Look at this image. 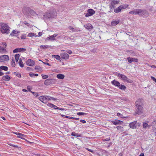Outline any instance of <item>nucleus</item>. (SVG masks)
I'll use <instances>...</instances> for the list:
<instances>
[{"mask_svg":"<svg viewBox=\"0 0 156 156\" xmlns=\"http://www.w3.org/2000/svg\"><path fill=\"white\" fill-rule=\"evenodd\" d=\"M56 16V13L55 12L48 11L44 14L42 19L44 20L50 18H53Z\"/></svg>","mask_w":156,"mask_h":156,"instance_id":"1","label":"nucleus"},{"mask_svg":"<svg viewBox=\"0 0 156 156\" xmlns=\"http://www.w3.org/2000/svg\"><path fill=\"white\" fill-rule=\"evenodd\" d=\"M0 26L1 27L0 31L2 34H8L9 33L10 28L7 24L0 23Z\"/></svg>","mask_w":156,"mask_h":156,"instance_id":"2","label":"nucleus"},{"mask_svg":"<svg viewBox=\"0 0 156 156\" xmlns=\"http://www.w3.org/2000/svg\"><path fill=\"white\" fill-rule=\"evenodd\" d=\"M119 2V1L111 0V2L109 5L110 10L108 11V12H112L113 9H114L116 7L115 5L118 4Z\"/></svg>","mask_w":156,"mask_h":156,"instance_id":"3","label":"nucleus"},{"mask_svg":"<svg viewBox=\"0 0 156 156\" xmlns=\"http://www.w3.org/2000/svg\"><path fill=\"white\" fill-rule=\"evenodd\" d=\"M129 5L127 4L122 5H120L117 8L114 9V11L115 13H118L120 12L122 10L126 8Z\"/></svg>","mask_w":156,"mask_h":156,"instance_id":"4","label":"nucleus"},{"mask_svg":"<svg viewBox=\"0 0 156 156\" xmlns=\"http://www.w3.org/2000/svg\"><path fill=\"white\" fill-rule=\"evenodd\" d=\"M116 75L119 78H120L121 80L124 81H126L128 83L130 82L129 79L125 75L118 73H116Z\"/></svg>","mask_w":156,"mask_h":156,"instance_id":"5","label":"nucleus"},{"mask_svg":"<svg viewBox=\"0 0 156 156\" xmlns=\"http://www.w3.org/2000/svg\"><path fill=\"white\" fill-rule=\"evenodd\" d=\"M140 124L138 123L136 121H135L132 122H130L129 124V126L132 129H135L136 128L137 126L138 125L139 126H140Z\"/></svg>","mask_w":156,"mask_h":156,"instance_id":"6","label":"nucleus"},{"mask_svg":"<svg viewBox=\"0 0 156 156\" xmlns=\"http://www.w3.org/2000/svg\"><path fill=\"white\" fill-rule=\"evenodd\" d=\"M136 110L135 113L136 114H141L143 112V108L142 106L136 105Z\"/></svg>","mask_w":156,"mask_h":156,"instance_id":"7","label":"nucleus"},{"mask_svg":"<svg viewBox=\"0 0 156 156\" xmlns=\"http://www.w3.org/2000/svg\"><path fill=\"white\" fill-rule=\"evenodd\" d=\"M137 13V14L141 16L148 14L147 11L146 10L139 9H138Z\"/></svg>","mask_w":156,"mask_h":156,"instance_id":"8","label":"nucleus"},{"mask_svg":"<svg viewBox=\"0 0 156 156\" xmlns=\"http://www.w3.org/2000/svg\"><path fill=\"white\" fill-rule=\"evenodd\" d=\"M55 80L52 79H49L45 80L44 82V84L45 85H48L51 84L55 83Z\"/></svg>","mask_w":156,"mask_h":156,"instance_id":"9","label":"nucleus"},{"mask_svg":"<svg viewBox=\"0 0 156 156\" xmlns=\"http://www.w3.org/2000/svg\"><path fill=\"white\" fill-rule=\"evenodd\" d=\"M9 59V57L7 55H4L0 56V62H5L8 61Z\"/></svg>","mask_w":156,"mask_h":156,"instance_id":"10","label":"nucleus"},{"mask_svg":"<svg viewBox=\"0 0 156 156\" xmlns=\"http://www.w3.org/2000/svg\"><path fill=\"white\" fill-rule=\"evenodd\" d=\"M95 11L92 9H89L87 10V12L86 13L85 16L88 17L91 16L95 13Z\"/></svg>","mask_w":156,"mask_h":156,"instance_id":"11","label":"nucleus"},{"mask_svg":"<svg viewBox=\"0 0 156 156\" xmlns=\"http://www.w3.org/2000/svg\"><path fill=\"white\" fill-rule=\"evenodd\" d=\"M26 64L27 66H32L34 65L35 62L34 60L30 59H29L26 61Z\"/></svg>","mask_w":156,"mask_h":156,"instance_id":"12","label":"nucleus"},{"mask_svg":"<svg viewBox=\"0 0 156 156\" xmlns=\"http://www.w3.org/2000/svg\"><path fill=\"white\" fill-rule=\"evenodd\" d=\"M61 57L64 59H68L69 58V55L66 53H62L60 54Z\"/></svg>","mask_w":156,"mask_h":156,"instance_id":"13","label":"nucleus"},{"mask_svg":"<svg viewBox=\"0 0 156 156\" xmlns=\"http://www.w3.org/2000/svg\"><path fill=\"white\" fill-rule=\"evenodd\" d=\"M24 10H29V13L32 16H35V15H37V14L36 13V12H34V10L31 9H30V8H25L24 9Z\"/></svg>","mask_w":156,"mask_h":156,"instance_id":"14","label":"nucleus"},{"mask_svg":"<svg viewBox=\"0 0 156 156\" xmlns=\"http://www.w3.org/2000/svg\"><path fill=\"white\" fill-rule=\"evenodd\" d=\"M128 62L129 63H131L133 62H137L138 59L135 58H132L130 57H128L127 58Z\"/></svg>","mask_w":156,"mask_h":156,"instance_id":"15","label":"nucleus"},{"mask_svg":"<svg viewBox=\"0 0 156 156\" xmlns=\"http://www.w3.org/2000/svg\"><path fill=\"white\" fill-rule=\"evenodd\" d=\"M58 34H55L52 36H50L48 37L46 39L48 41H54L55 40V37L57 36Z\"/></svg>","mask_w":156,"mask_h":156,"instance_id":"16","label":"nucleus"},{"mask_svg":"<svg viewBox=\"0 0 156 156\" xmlns=\"http://www.w3.org/2000/svg\"><path fill=\"white\" fill-rule=\"evenodd\" d=\"M26 49L24 48H17L15 49L13 51V52L14 53H16L17 52H20L23 51H25Z\"/></svg>","mask_w":156,"mask_h":156,"instance_id":"17","label":"nucleus"},{"mask_svg":"<svg viewBox=\"0 0 156 156\" xmlns=\"http://www.w3.org/2000/svg\"><path fill=\"white\" fill-rule=\"evenodd\" d=\"M13 133L18 135L17 137H18L22 139H24V138L25 137V136L24 135L20 133L14 132H13Z\"/></svg>","mask_w":156,"mask_h":156,"instance_id":"18","label":"nucleus"},{"mask_svg":"<svg viewBox=\"0 0 156 156\" xmlns=\"http://www.w3.org/2000/svg\"><path fill=\"white\" fill-rule=\"evenodd\" d=\"M46 96H40L39 97V100L43 103H45L47 102Z\"/></svg>","mask_w":156,"mask_h":156,"instance_id":"19","label":"nucleus"},{"mask_svg":"<svg viewBox=\"0 0 156 156\" xmlns=\"http://www.w3.org/2000/svg\"><path fill=\"white\" fill-rule=\"evenodd\" d=\"M114 125L121 124L123 123V122L118 120L115 119V120L112 121H111Z\"/></svg>","mask_w":156,"mask_h":156,"instance_id":"20","label":"nucleus"},{"mask_svg":"<svg viewBox=\"0 0 156 156\" xmlns=\"http://www.w3.org/2000/svg\"><path fill=\"white\" fill-rule=\"evenodd\" d=\"M85 27L87 30H91L93 28L92 25L90 23H88L84 25Z\"/></svg>","mask_w":156,"mask_h":156,"instance_id":"21","label":"nucleus"},{"mask_svg":"<svg viewBox=\"0 0 156 156\" xmlns=\"http://www.w3.org/2000/svg\"><path fill=\"white\" fill-rule=\"evenodd\" d=\"M120 21L119 19H117L113 21L111 23V25L112 26H115L119 24Z\"/></svg>","mask_w":156,"mask_h":156,"instance_id":"22","label":"nucleus"},{"mask_svg":"<svg viewBox=\"0 0 156 156\" xmlns=\"http://www.w3.org/2000/svg\"><path fill=\"white\" fill-rule=\"evenodd\" d=\"M111 83L113 85L118 87L119 86L120 84V83L119 82L115 80H114L112 81Z\"/></svg>","mask_w":156,"mask_h":156,"instance_id":"23","label":"nucleus"},{"mask_svg":"<svg viewBox=\"0 0 156 156\" xmlns=\"http://www.w3.org/2000/svg\"><path fill=\"white\" fill-rule=\"evenodd\" d=\"M6 52V51L4 48L0 46V53L2 54H5Z\"/></svg>","mask_w":156,"mask_h":156,"instance_id":"24","label":"nucleus"},{"mask_svg":"<svg viewBox=\"0 0 156 156\" xmlns=\"http://www.w3.org/2000/svg\"><path fill=\"white\" fill-rule=\"evenodd\" d=\"M136 105L142 106V100L140 99H138L136 102Z\"/></svg>","mask_w":156,"mask_h":156,"instance_id":"25","label":"nucleus"},{"mask_svg":"<svg viewBox=\"0 0 156 156\" xmlns=\"http://www.w3.org/2000/svg\"><path fill=\"white\" fill-rule=\"evenodd\" d=\"M138 9H134L133 10L129 12L130 14H133L134 15H137L138 14Z\"/></svg>","mask_w":156,"mask_h":156,"instance_id":"26","label":"nucleus"},{"mask_svg":"<svg viewBox=\"0 0 156 156\" xmlns=\"http://www.w3.org/2000/svg\"><path fill=\"white\" fill-rule=\"evenodd\" d=\"M56 77L59 79H63L65 77V76L62 74H58Z\"/></svg>","mask_w":156,"mask_h":156,"instance_id":"27","label":"nucleus"},{"mask_svg":"<svg viewBox=\"0 0 156 156\" xmlns=\"http://www.w3.org/2000/svg\"><path fill=\"white\" fill-rule=\"evenodd\" d=\"M2 79L5 81H9L10 79V77L8 75L4 76H3Z\"/></svg>","mask_w":156,"mask_h":156,"instance_id":"28","label":"nucleus"},{"mask_svg":"<svg viewBox=\"0 0 156 156\" xmlns=\"http://www.w3.org/2000/svg\"><path fill=\"white\" fill-rule=\"evenodd\" d=\"M35 69L39 72H41L43 71L42 68L38 66H35Z\"/></svg>","mask_w":156,"mask_h":156,"instance_id":"29","label":"nucleus"},{"mask_svg":"<svg viewBox=\"0 0 156 156\" xmlns=\"http://www.w3.org/2000/svg\"><path fill=\"white\" fill-rule=\"evenodd\" d=\"M28 8V7H23V13L25 15H27L29 13V10H24V9L25 8Z\"/></svg>","mask_w":156,"mask_h":156,"instance_id":"30","label":"nucleus"},{"mask_svg":"<svg viewBox=\"0 0 156 156\" xmlns=\"http://www.w3.org/2000/svg\"><path fill=\"white\" fill-rule=\"evenodd\" d=\"M71 135L76 137H81V135L80 134L78 133H76L74 132H72L71 133Z\"/></svg>","mask_w":156,"mask_h":156,"instance_id":"31","label":"nucleus"},{"mask_svg":"<svg viewBox=\"0 0 156 156\" xmlns=\"http://www.w3.org/2000/svg\"><path fill=\"white\" fill-rule=\"evenodd\" d=\"M151 125H148L147 122H144L143 124V127L144 128H146L147 127H150Z\"/></svg>","mask_w":156,"mask_h":156,"instance_id":"32","label":"nucleus"},{"mask_svg":"<svg viewBox=\"0 0 156 156\" xmlns=\"http://www.w3.org/2000/svg\"><path fill=\"white\" fill-rule=\"evenodd\" d=\"M52 58H55L56 59L58 60H60L61 59L60 57L58 55H52Z\"/></svg>","mask_w":156,"mask_h":156,"instance_id":"33","label":"nucleus"},{"mask_svg":"<svg viewBox=\"0 0 156 156\" xmlns=\"http://www.w3.org/2000/svg\"><path fill=\"white\" fill-rule=\"evenodd\" d=\"M0 69L1 70H3L5 71H7L8 70V67L7 66H1L0 67Z\"/></svg>","mask_w":156,"mask_h":156,"instance_id":"34","label":"nucleus"},{"mask_svg":"<svg viewBox=\"0 0 156 156\" xmlns=\"http://www.w3.org/2000/svg\"><path fill=\"white\" fill-rule=\"evenodd\" d=\"M118 88L121 90H124L126 89V87L120 84L119 86L118 87Z\"/></svg>","mask_w":156,"mask_h":156,"instance_id":"35","label":"nucleus"},{"mask_svg":"<svg viewBox=\"0 0 156 156\" xmlns=\"http://www.w3.org/2000/svg\"><path fill=\"white\" fill-rule=\"evenodd\" d=\"M11 64L12 66L13 67H14L15 66V60L13 58H12V60L11 62Z\"/></svg>","mask_w":156,"mask_h":156,"instance_id":"36","label":"nucleus"},{"mask_svg":"<svg viewBox=\"0 0 156 156\" xmlns=\"http://www.w3.org/2000/svg\"><path fill=\"white\" fill-rule=\"evenodd\" d=\"M19 64L21 67H23L24 66L23 62L20 59L19 62Z\"/></svg>","mask_w":156,"mask_h":156,"instance_id":"37","label":"nucleus"},{"mask_svg":"<svg viewBox=\"0 0 156 156\" xmlns=\"http://www.w3.org/2000/svg\"><path fill=\"white\" fill-rule=\"evenodd\" d=\"M48 45H41L40 46V48L41 49H45V48H48Z\"/></svg>","mask_w":156,"mask_h":156,"instance_id":"38","label":"nucleus"},{"mask_svg":"<svg viewBox=\"0 0 156 156\" xmlns=\"http://www.w3.org/2000/svg\"><path fill=\"white\" fill-rule=\"evenodd\" d=\"M20 56V55L18 54H16L15 55V59L16 61L17 62L18 61L19 58Z\"/></svg>","mask_w":156,"mask_h":156,"instance_id":"39","label":"nucleus"},{"mask_svg":"<svg viewBox=\"0 0 156 156\" xmlns=\"http://www.w3.org/2000/svg\"><path fill=\"white\" fill-rule=\"evenodd\" d=\"M17 34V32L16 31L14 30H13L12 33L10 34V35L12 36H15V34Z\"/></svg>","mask_w":156,"mask_h":156,"instance_id":"40","label":"nucleus"},{"mask_svg":"<svg viewBox=\"0 0 156 156\" xmlns=\"http://www.w3.org/2000/svg\"><path fill=\"white\" fill-rule=\"evenodd\" d=\"M42 78L43 79H46L48 78V76L47 75H44L42 74L41 75Z\"/></svg>","mask_w":156,"mask_h":156,"instance_id":"41","label":"nucleus"},{"mask_svg":"<svg viewBox=\"0 0 156 156\" xmlns=\"http://www.w3.org/2000/svg\"><path fill=\"white\" fill-rule=\"evenodd\" d=\"M87 113H83L82 112H79L77 113V114L78 115H83L87 114Z\"/></svg>","mask_w":156,"mask_h":156,"instance_id":"42","label":"nucleus"},{"mask_svg":"<svg viewBox=\"0 0 156 156\" xmlns=\"http://www.w3.org/2000/svg\"><path fill=\"white\" fill-rule=\"evenodd\" d=\"M120 99L121 100L123 101H127L128 99L126 97H120Z\"/></svg>","mask_w":156,"mask_h":156,"instance_id":"43","label":"nucleus"},{"mask_svg":"<svg viewBox=\"0 0 156 156\" xmlns=\"http://www.w3.org/2000/svg\"><path fill=\"white\" fill-rule=\"evenodd\" d=\"M69 29L70 30H72L73 32L77 31V30H76V29L73 28L71 26H70L69 27Z\"/></svg>","mask_w":156,"mask_h":156,"instance_id":"44","label":"nucleus"},{"mask_svg":"<svg viewBox=\"0 0 156 156\" xmlns=\"http://www.w3.org/2000/svg\"><path fill=\"white\" fill-rule=\"evenodd\" d=\"M116 128L118 130H123V128L121 126H117L116 127Z\"/></svg>","mask_w":156,"mask_h":156,"instance_id":"45","label":"nucleus"},{"mask_svg":"<svg viewBox=\"0 0 156 156\" xmlns=\"http://www.w3.org/2000/svg\"><path fill=\"white\" fill-rule=\"evenodd\" d=\"M0 44L1 45H3V47L5 48L7 46V44L5 42H2Z\"/></svg>","mask_w":156,"mask_h":156,"instance_id":"46","label":"nucleus"},{"mask_svg":"<svg viewBox=\"0 0 156 156\" xmlns=\"http://www.w3.org/2000/svg\"><path fill=\"white\" fill-rule=\"evenodd\" d=\"M34 36V33H30L28 34V36L30 37H33Z\"/></svg>","mask_w":156,"mask_h":156,"instance_id":"47","label":"nucleus"},{"mask_svg":"<svg viewBox=\"0 0 156 156\" xmlns=\"http://www.w3.org/2000/svg\"><path fill=\"white\" fill-rule=\"evenodd\" d=\"M26 36L25 34H23L21 36V38L22 39H25L26 38Z\"/></svg>","mask_w":156,"mask_h":156,"instance_id":"48","label":"nucleus"},{"mask_svg":"<svg viewBox=\"0 0 156 156\" xmlns=\"http://www.w3.org/2000/svg\"><path fill=\"white\" fill-rule=\"evenodd\" d=\"M156 124V120H154L151 123V126H154Z\"/></svg>","mask_w":156,"mask_h":156,"instance_id":"49","label":"nucleus"},{"mask_svg":"<svg viewBox=\"0 0 156 156\" xmlns=\"http://www.w3.org/2000/svg\"><path fill=\"white\" fill-rule=\"evenodd\" d=\"M52 108H54L55 109H57V108H58V107L57 106L53 104Z\"/></svg>","mask_w":156,"mask_h":156,"instance_id":"50","label":"nucleus"},{"mask_svg":"<svg viewBox=\"0 0 156 156\" xmlns=\"http://www.w3.org/2000/svg\"><path fill=\"white\" fill-rule=\"evenodd\" d=\"M46 97H46L47 98V101H50V100H51V99L50 98H51V97H49V96H46Z\"/></svg>","mask_w":156,"mask_h":156,"instance_id":"51","label":"nucleus"},{"mask_svg":"<svg viewBox=\"0 0 156 156\" xmlns=\"http://www.w3.org/2000/svg\"><path fill=\"white\" fill-rule=\"evenodd\" d=\"M53 104H51V103H48L47 104V105L49 107H50L51 108H52V105H53Z\"/></svg>","mask_w":156,"mask_h":156,"instance_id":"52","label":"nucleus"},{"mask_svg":"<svg viewBox=\"0 0 156 156\" xmlns=\"http://www.w3.org/2000/svg\"><path fill=\"white\" fill-rule=\"evenodd\" d=\"M151 79L156 83V79L152 76H151Z\"/></svg>","mask_w":156,"mask_h":156,"instance_id":"53","label":"nucleus"},{"mask_svg":"<svg viewBox=\"0 0 156 156\" xmlns=\"http://www.w3.org/2000/svg\"><path fill=\"white\" fill-rule=\"evenodd\" d=\"M8 144L11 146H12L14 147H18V146H17V145H13L12 144Z\"/></svg>","mask_w":156,"mask_h":156,"instance_id":"54","label":"nucleus"},{"mask_svg":"<svg viewBox=\"0 0 156 156\" xmlns=\"http://www.w3.org/2000/svg\"><path fill=\"white\" fill-rule=\"evenodd\" d=\"M66 52L67 53H69V54H72V51H71V50H67V51H66Z\"/></svg>","mask_w":156,"mask_h":156,"instance_id":"55","label":"nucleus"},{"mask_svg":"<svg viewBox=\"0 0 156 156\" xmlns=\"http://www.w3.org/2000/svg\"><path fill=\"white\" fill-rule=\"evenodd\" d=\"M30 76L31 77H34V73H30L29 74Z\"/></svg>","mask_w":156,"mask_h":156,"instance_id":"56","label":"nucleus"},{"mask_svg":"<svg viewBox=\"0 0 156 156\" xmlns=\"http://www.w3.org/2000/svg\"><path fill=\"white\" fill-rule=\"evenodd\" d=\"M80 121L83 123H85L86 122V121L85 120H83L80 119Z\"/></svg>","mask_w":156,"mask_h":156,"instance_id":"57","label":"nucleus"},{"mask_svg":"<svg viewBox=\"0 0 156 156\" xmlns=\"http://www.w3.org/2000/svg\"><path fill=\"white\" fill-rule=\"evenodd\" d=\"M86 149L88 151H89L90 152H94L93 150H92L90 149H89V148H87Z\"/></svg>","mask_w":156,"mask_h":156,"instance_id":"58","label":"nucleus"},{"mask_svg":"<svg viewBox=\"0 0 156 156\" xmlns=\"http://www.w3.org/2000/svg\"><path fill=\"white\" fill-rule=\"evenodd\" d=\"M27 89L30 92V91H31V88H30V86H27Z\"/></svg>","mask_w":156,"mask_h":156,"instance_id":"59","label":"nucleus"},{"mask_svg":"<svg viewBox=\"0 0 156 156\" xmlns=\"http://www.w3.org/2000/svg\"><path fill=\"white\" fill-rule=\"evenodd\" d=\"M35 97H38L39 96V94L38 93H35L34 94V95Z\"/></svg>","mask_w":156,"mask_h":156,"instance_id":"60","label":"nucleus"},{"mask_svg":"<svg viewBox=\"0 0 156 156\" xmlns=\"http://www.w3.org/2000/svg\"><path fill=\"white\" fill-rule=\"evenodd\" d=\"M110 140V138L109 137V138H107L105 139L104 140L105 141H109Z\"/></svg>","mask_w":156,"mask_h":156,"instance_id":"61","label":"nucleus"},{"mask_svg":"<svg viewBox=\"0 0 156 156\" xmlns=\"http://www.w3.org/2000/svg\"><path fill=\"white\" fill-rule=\"evenodd\" d=\"M57 109H59L62 111H63L64 110V108L59 107H58V108H57Z\"/></svg>","mask_w":156,"mask_h":156,"instance_id":"62","label":"nucleus"},{"mask_svg":"<svg viewBox=\"0 0 156 156\" xmlns=\"http://www.w3.org/2000/svg\"><path fill=\"white\" fill-rule=\"evenodd\" d=\"M66 118H67L68 119H73V117H70V116H66Z\"/></svg>","mask_w":156,"mask_h":156,"instance_id":"63","label":"nucleus"},{"mask_svg":"<svg viewBox=\"0 0 156 156\" xmlns=\"http://www.w3.org/2000/svg\"><path fill=\"white\" fill-rule=\"evenodd\" d=\"M4 73L2 72L1 70L0 69V76L3 75Z\"/></svg>","mask_w":156,"mask_h":156,"instance_id":"64","label":"nucleus"}]
</instances>
